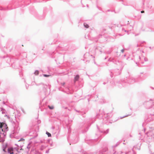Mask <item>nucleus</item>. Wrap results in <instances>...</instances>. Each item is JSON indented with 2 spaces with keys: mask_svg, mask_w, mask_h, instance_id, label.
<instances>
[{
  "mask_svg": "<svg viewBox=\"0 0 154 154\" xmlns=\"http://www.w3.org/2000/svg\"><path fill=\"white\" fill-rule=\"evenodd\" d=\"M8 128L7 125L5 123L3 122L0 123V128L2 129V131L5 132L6 131Z\"/></svg>",
  "mask_w": 154,
  "mask_h": 154,
  "instance_id": "obj_1",
  "label": "nucleus"
},
{
  "mask_svg": "<svg viewBox=\"0 0 154 154\" xmlns=\"http://www.w3.org/2000/svg\"><path fill=\"white\" fill-rule=\"evenodd\" d=\"M13 149L12 148L10 147L8 149V152L10 154H13L14 153Z\"/></svg>",
  "mask_w": 154,
  "mask_h": 154,
  "instance_id": "obj_2",
  "label": "nucleus"
},
{
  "mask_svg": "<svg viewBox=\"0 0 154 154\" xmlns=\"http://www.w3.org/2000/svg\"><path fill=\"white\" fill-rule=\"evenodd\" d=\"M79 75H76L74 78V81L75 82L76 81H77L79 79Z\"/></svg>",
  "mask_w": 154,
  "mask_h": 154,
  "instance_id": "obj_3",
  "label": "nucleus"
},
{
  "mask_svg": "<svg viewBox=\"0 0 154 154\" xmlns=\"http://www.w3.org/2000/svg\"><path fill=\"white\" fill-rule=\"evenodd\" d=\"M84 26L87 28H88L89 27V26L86 23H84Z\"/></svg>",
  "mask_w": 154,
  "mask_h": 154,
  "instance_id": "obj_4",
  "label": "nucleus"
},
{
  "mask_svg": "<svg viewBox=\"0 0 154 154\" xmlns=\"http://www.w3.org/2000/svg\"><path fill=\"white\" fill-rule=\"evenodd\" d=\"M5 140L4 138L1 137V136L0 135V142H4Z\"/></svg>",
  "mask_w": 154,
  "mask_h": 154,
  "instance_id": "obj_5",
  "label": "nucleus"
},
{
  "mask_svg": "<svg viewBox=\"0 0 154 154\" xmlns=\"http://www.w3.org/2000/svg\"><path fill=\"white\" fill-rule=\"evenodd\" d=\"M46 134L48 135V137H51V134L50 133L48 132H46Z\"/></svg>",
  "mask_w": 154,
  "mask_h": 154,
  "instance_id": "obj_6",
  "label": "nucleus"
},
{
  "mask_svg": "<svg viewBox=\"0 0 154 154\" xmlns=\"http://www.w3.org/2000/svg\"><path fill=\"white\" fill-rule=\"evenodd\" d=\"M34 73L35 75H38L39 74V71L38 70H36L35 72Z\"/></svg>",
  "mask_w": 154,
  "mask_h": 154,
  "instance_id": "obj_7",
  "label": "nucleus"
},
{
  "mask_svg": "<svg viewBox=\"0 0 154 154\" xmlns=\"http://www.w3.org/2000/svg\"><path fill=\"white\" fill-rule=\"evenodd\" d=\"M48 107L50 109H53L54 108V107L53 106H48Z\"/></svg>",
  "mask_w": 154,
  "mask_h": 154,
  "instance_id": "obj_8",
  "label": "nucleus"
},
{
  "mask_svg": "<svg viewBox=\"0 0 154 154\" xmlns=\"http://www.w3.org/2000/svg\"><path fill=\"white\" fill-rule=\"evenodd\" d=\"M43 76L45 77H48L50 76V75L44 74Z\"/></svg>",
  "mask_w": 154,
  "mask_h": 154,
  "instance_id": "obj_9",
  "label": "nucleus"
},
{
  "mask_svg": "<svg viewBox=\"0 0 154 154\" xmlns=\"http://www.w3.org/2000/svg\"><path fill=\"white\" fill-rule=\"evenodd\" d=\"M25 140L23 138H21L18 141H24Z\"/></svg>",
  "mask_w": 154,
  "mask_h": 154,
  "instance_id": "obj_10",
  "label": "nucleus"
},
{
  "mask_svg": "<svg viewBox=\"0 0 154 154\" xmlns=\"http://www.w3.org/2000/svg\"><path fill=\"white\" fill-rule=\"evenodd\" d=\"M124 49H122L121 50V51L122 52V53H123L124 52Z\"/></svg>",
  "mask_w": 154,
  "mask_h": 154,
  "instance_id": "obj_11",
  "label": "nucleus"
},
{
  "mask_svg": "<svg viewBox=\"0 0 154 154\" xmlns=\"http://www.w3.org/2000/svg\"><path fill=\"white\" fill-rule=\"evenodd\" d=\"M144 11H141V13H144Z\"/></svg>",
  "mask_w": 154,
  "mask_h": 154,
  "instance_id": "obj_12",
  "label": "nucleus"
},
{
  "mask_svg": "<svg viewBox=\"0 0 154 154\" xmlns=\"http://www.w3.org/2000/svg\"><path fill=\"white\" fill-rule=\"evenodd\" d=\"M3 150L4 151H5V149H3Z\"/></svg>",
  "mask_w": 154,
  "mask_h": 154,
  "instance_id": "obj_13",
  "label": "nucleus"
},
{
  "mask_svg": "<svg viewBox=\"0 0 154 154\" xmlns=\"http://www.w3.org/2000/svg\"><path fill=\"white\" fill-rule=\"evenodd\" d=\"M125 32H126V30H125Z\"/></svg>",
  "mask_w": 154,
  "mask_h": 154,
  "instance_id": "obj_14",
  "label": "nucleus"
}]
</instances>
